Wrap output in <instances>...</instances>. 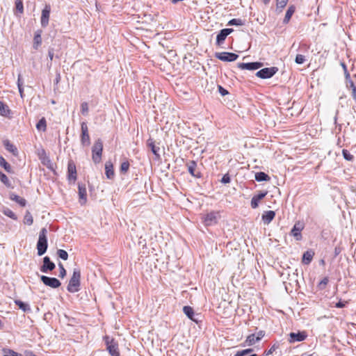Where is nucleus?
Returning <instances> with one entry per match:
<instances>
[{"label": "nucleus", "instance_id": "nucleus-18", "mask_svg": "<svg viewBox=\"0 0 356 356\" xmlns=\"http://www.w3.org/2000/svg\"><path fill=\"white\" fill-rule=\"evenodd\" d=\"M267 195V192H259L256 195H254L251 200V207L252 209H256L259 206V202Z\"/></svg>", "mask_w": 356, "mask_h": 356}, {"label": "nucleus", "instance_id": "nucleus-25", "mask_svg": "<svg viewBox=\"0 0 356 356\" xmlns=\"http://www.w3.org/2000/svg\"><path fill=\"white\" fill-rule=\"evenodd\" d=\"M107 349L112 356H120L117 344L113 342L108 343Z\"/></svg>", "mask_w": 356, "mask_h": 356}, {"label": "nucleus", "instance_id": "nucleus-23", "mask_svg": "<svg viewBox=\"0 0 356 356\" xmlns=\"http://www.w3.org/2000/svg\"><path fill=\"white\" fill-rule=\"evenodd\" d=\"M105 174L108 179H112L114 176L113 163L110 161L105 163Z\"/></svg>", "mask_w": 356, "mask_h": 356}, {"label": "nucleus", "instance_id": "nucleus-62", "mask_svg": "<svg viewBox=\"0 0 356 356\" xmlns=\"http://www.w3.org/2000/svg\"><path fill=\"white\" fill-rule=\"evenodd\" d=\"M59 80H60V74H58V76H57V77L56 79V83H58L59 81Z\"/></svg>", "mask_w": 356, "mask_h": 356}, {"label": "nucleus", "instance_id": "nucleus-59", "mask_svg": "<svg viewBox=\"0 0 356 356\" xmlns=\"http://www.w3.org/2000/svg\"><path fill=\"white\" fill-rule=\"evenodd\" d=\"M18 89H19V92L20 94L21 97L23 98V95H24V88H23V86L18 87Z\"/></svg>", "mask_w": 356, "mask_h": 356}, {"label": "nucleus", "instance_id": "nucleus-9", "mask_svg": "<svg viewBox=\"0 0 356 356\" xmlns=\"http://www.w3.org/2000/svg\"><path fill=\"white\" fill-rule=\"evenodd\" d=\"M215 56L218 59L225 62L234 61L238 58V55L232 52L216 53Z\"/></svg>", "mask_w": 356, "mask_h": 356}, {"label": "nucleus", "instance_id": "nucleus-20", "mask_svg": "<svg viewBox=\"0 0 356 356\" xmlns=\"http://www.w3.org/2000/svg\"><path fill=\"white\" fill-rule=\"evenodd\" d=\"M183 312L187 316V317L188 318H190L191 320L197 323L198 319L197 318H195L196 315H195L194 312H193V309L191 307H190V306H184V308H183Z\"/></svg>", "mask_w": 356, "mask_h": 356}, {"label": "nucleus", "instance_id": "nucleus-48", "mask_svg": "<svg viewBox=\"0 0 356 356\" xmlns=\"http://www.w3.org/2000/svg\"><path fill=\"white\" fill-rule=\"evenodd\" d=\"M58 266L60 268L59 277L63 278L66 275V270L61 263L58 264Z\"/></svg>", "mask_w": 356, "mask_h": 356}, {"label": "nucleus", "instance_id": "nucleus-30", "mask_svg": "<svg viewBox=\"0 0 356 356\" xmlns=\"http://www.w3.org/2000/svg\"><path fill=\"white\" fill-rule=\"evenodd\" d=\"M4 145L8 151L12 152L14 155L17 154L18 151L17 147L14 145L11 144L8 140L4 141Z\"/></svg>", "mask_w": 356, "mask_h": 356}, {"label": "nucleus", "instance_id": "nucleus-61", "mask_svg": "<svg viewBox=\"0 0 356 356\" xmlns=\"http://www.w3.org/2000/svg\"><path fill=\"white\" fill-rule=\"evenodd\" d=\"M270 0H262L263 3L266 5L268 4L270 2Z\"/></svg>", "mask_w": 356, "mask_h": 356}, {"label": "nucleus", "instance_id": "nucleus-55", "mask_svg": "<svg viewBox=\"0 0 356 356\" xmlns=\"http://www.w3.org/2000/svg\"><path fill=\"white\" fill-rule=\"evenodd\" d=\"M345 307V303L343 302L339 301L336 304V307L343 308Z\"/></svg>", "mask_w": 356, "mask_h": 356}, {"label": "nucleus", "instance_id": "nucleus-64", "mask_svg": "<svg viewBox=\"0 0 356 356\" xmlns=\"http://www.w3.org/2000/svg\"><path fill=\"white\" fill-rule=\"evenodd\" d=\"M3 327V323L1 321V320L0 319V328H1Z\"/></svg>", "mask_w": 356, "mask_h": 356}, {"label": "nucleus", "instance_id": "nucleus-57", "mask_svg": "<svg viewBox=\"0 0 356 356\" xmlns=\"http://www.w3.org/2000/svg\"><path fill=\"white\" fill-rule=\"evenodd\" d=\"M347 87H350L351 89H353V87L356 86L354 85L353 82L350 79H349L348 83H347Z\"/></svg>", "mask_w": 356, "mask_h": 356}, {"label": "nucleus", "instance_id": "nucleus-51", "mask_svg": "<svg viewBox=\"0 0 356 356\" xmlns=\"http://www.w3.org/2000/svg\"><path fill=\"white\" fill-rule=\"evenodd\" d=\"M341 65H342V67L343 68V70H345V74H346V79H350V74L349 73L347 72V68H346V65L342 63H341Z\"/></svg>", "mask_w": 356, "mask_h": 356}, {"label": "nucleus", "instance_id": "nucleus-33", "mask_svg": "<svg viewBox=\"0 0 356 356\" xmlns=\"http://www.w3.org/2000/svg\"><path fill=\"white\" fill-rule=\"evenodd\" d=\"M38 131H45L47 129V122L44 118H42L36 124Z\"/></svg>", "mask_w": 356, "mask_h": 356}, {"label": "nucleus", "instance_id": "nucleus-1", "mask_svg": "<svg viewBox=\"0 0 356 356\" xmlns=\"http://www.w3.org/2000/svg\"><path fill=\"white\" fill-rule=\"evenodd\" d=\"M47 229L44 227L40 230L39 233V238L37 242V250L38 256L43 255L47 250Z\"/></svg>", "mask_w": 356, "mask_h": 356}, {"label": "nucleus", "instance_id": "nucleus-17", "mask_svg": "<svg viewBox=\"0 0 356 356\" xmlns=\"http://www.w3.org/2000/svg\"><path fill=\"white\" fill-rule=\"evenodd\" d=\"M188 172L194 177L199 178L201 177V174L199 172H196L197 163L195 161H190L186 164Z\"/></svg>", "mask_w": 356, "mask_h": 356}, {"label": "nucleus", "instance_id": "nucleus-53", "mask_svg": "<svg viewBox=\"0 0 356 356\" xmlns=\"http://www.w3.org/2000/svg\"><path fill=\"white\" fill-rule=\"evenodd\" d=\"M264 336V332L263 331H259L256 337H257V339L261 340Z\"/></svg>", "mask_w": 356, "mask_h": 356}, {"label": "nucleus", "instance_id": "nucleus-58", "mask_svg": "<svg viewBox=\"0 0 356 356\" xmlns=\"http://www.w3.org/2000/svg\"><path fill=\"white\" fill-rule=\"evenodd\" d=\"M48 56L51 60H53L54 58V51L53 50H49L48 52Z\"/></svg>", "mask_w": 356, "mask_h": 356}, {"label": "nucleus", "instance_id": "nucleus-24", "mask_svg": "<svg viewBox=\"0 0 356 356\" xmlns=\"http://www.w3.org/2000/svg\"><path fill=\"white\" fill-rule=\"evenodd\" d=\"M296 10V7L294 6H291L288 8L284 18L283 19L284 24H288L290 21L291 16L293 15Z\"/></svg>", "mask_w": 356, "mask_h": 356}, {"label": "nucleus", "instance_id": "nucleus-42", "mask_svg": "<svg viewBox=\"0 0 356 356\" xmlns=\"http://www.w3.org/2000/svg\"><path fill=\"white\" fill-rule=\"evenodd\" d=\"M0 180L2 183H3L6 186H9L10 185V181L8 177L0 171Z\"/></svg>", "mask_w": 356, "mask_h": 356}, {"label": "nucleus", "instance_id": "nucleus-10", "mask_svg": "<svg viewBox=\"0 0 356 356\" xmlns=\"http://www.w3.org/2000/svg\"><path fill=\"white\" fill-rule=\"evenodd\" d=\"M51 13V6L49 4H46L44 8L42 10L40 23L43 28H45L49 24V16Z\"/></svg>", "mask_w": 356, "mask_h": 356}, {"label": "nucleus", "instance_id": "nucleus-45", "mask_svg": "<svg viewBox=\"0 0 356 356\" xmlns=\"http://www.w3.org/2000/svg\"><path fill=\"white\" fill-rule=\"evenodd\" d=\"M81 113L84 115H87L88 113V105L86 102H83L81 105Z\"/></svg>", "mask_w": 356, "mask_h": 356}, {"label": "nucleus", "instance_id": "nucleus-2", "mask_svg": "<svg viewBox=\"0 0 356 356\" xmlns=\"http://www.w3.org/2000/svg\"><path fill=\"white\" fill-rule=\"evenodd\" d=\"M81 280V270L79 268H74L73 274L67 285V291L70 293H75L79 291Z\"/></svg>", "mask_w": 356, "mask_h": 356}, {"label": "nucleus", "instance_id": "nucleus-38", "mask_svg": "<svg viewBox=\"0 0 356 356\" xmlns=\"http://www.w3.org/2000/svg\"><path fill=\"white\" fill-rule=\"evenodd\" d=\"M288 0H277V10L282 12V9L286 6Z\"/></svg>", "mask_w": 356, "mask_h": 356}, {"label": "nucleus", "instance_id": "nucleus-16", "mask_svg": "<svg viewBox=\"0 0 356 356\" xmlns=\"http://www.w3.org/2000/svg\"><path fill=\"white\" fill-rule=\"evenodd\" d=\"M78 188H79V201L81 205L84 204L87 201V192L86 188L84 184H78Z\"/></svg>", "mask_w": 356, "mask_h": 356}, {"label": "nucleus", "instance_id": "nucleus-15", "mask_svg": "<svg viewBox=\"0 0 356 356\" xmlns=\"http://www.w3.org/2000/svg\"><path fill=\"white\" fill-rule=\"evenodd\" d=\"M302 229H303L302 225L299 222H296L293 225V227L291 231V234L292 236H293L297 241H300L302 238L301 231L302 230Z\"/></svg>", "mask_w": 356, "mask_h": 356}, {"label": "nucleus", "instance_id": "nucleus-47", "mask_svg": "<svg viewBox=\"0 0 356 356\" xmlns=\"http://www.w3.org/2000/svg\"><path fill=\"white\" fill-rule=\"evenodd\" d=\"M295 61L297 64H302L305 61V57L302 54H298L296 56Z\"/></svg>", "mask_w": 356, "mask_h": 356}, {"label": "nucleus", "instance_id": "nucleus-5", "mask_svg": "<svg viewBox=\"0 0 356 356\" xmlns=\"http://www.w3.org/2000/svg\"><path fill=\"white\" fill-rule=\"evenodd\" d=\"M277 71L278 69L276 67H265L259 70L256 73V76L261 79H270L273 76Z\"/></svg>", "mask_w": 356, "mask_h": 356}, {"label": "nucleus", "instance_id": "nucleus-12", "mask_svg": "<svg viewBox=\"0 0 356 356\" xmlns=\"http://www.w3.org/2000/svg\"><path fill=\"white\" fill-rule=\"evenodd\" d=\"M234 31L233 29H223L216 36V44L220 46L225 40L227 36Z\"/></svg>", "mask_w": 356, "mask_h": 356}, {"label": "nucleus", "instance_id": "nucleus-11", "mask_svg": "<svg viewBox=\"0 0 356 356\" xmlns=\"http://www.w3.org/2000/svg\"><path fill=\"white\" fill-rule=\"evenodd\" d=\"M55 267V264L50 260L49 257L46 256L43 258V264L40 267V271L47 273L49 271L53 270Z\"/></svg>", "mask_w": 356, "mask_h": 356}, {"label": "nucleus", "instance_id": "nucleus-21", "mask_svg": "<svg viewBox=\"0 0 356 356\" xmlns=\"http://www.w3.org/2000/svg\"><path fill=\"white\" fill-rule=\"evenodd\" d=\"M314 255V252L312 250H309L305 252L302 255V262L306 265L309 264L313 259Z\"/></svg>", "mask_w": 356, "mask_h": 356}, {"label": "nucleus", "instance_id": "nucleus-31", "mask_svg": "<svg viewBox=\"0 0 356 356\" xmlns=\"http://www.w3.org/2000/svg\"><path fill=\"white\" fill-rule=\"evenodd\" d=\"M10 113V110L8 106L0 102V115L3 116H8Z\"/></svg>", "mask_w": 356, "mask_h": 356}, {"label": "nucleus", "instance_id": "nucleus-8", "mask_svg": "<svg viewBox=\"0 0 356 356\" xmlns=\"http://www.w3.org/2000/svg\"><path fill=\"white\" fill-rule=\"evenodd\" d=\"M40 280L44 285L53 289L58 288L61 285L60 282L56 277H50L46 275H41Z\"/></svg>", "mask_w": 356, "mask_h": 356}, {"label": "nucleus", "instance_id": "nucleus-39", "mask_svg": "<svg viewBox=\"0 0 356 356\" xmlns=\"http://www.w3.org/2000/svg\"><path fill=\"white\" fill-rule=\"evenodd\" d=\"M57 255L61 259L66 261L68 259V253L62 249H59L57 250Z\"/></svg>", "mask_w": 356, "mask_h": 356}, {"label": "nucleus", "instance_id": "nucleus-50", "mask_svg": "<svg viewBox=\"0 0 356 356\" xmlns=\"http://www.w3.org/2000/svg\"><path fill=\"white\" fill-rule=\"evenodd\" d=\"M218 88L219 92L220 93V95L222 96H225L228 94V91L226 89H225L223 87H222L221 86L218 85Z\"/></svg>", "mask_w": 356, "mask_h": 356}, {"label": "nucleus", "instance_id": "nucleus-13", "mask_svg": "<svg viewBox=\"0 0 356 356\" xmlns=\"http://www.w3.org/2000/svg\"><path fill=\"white\" fill-rule=\"evenodd\" d=\"M261 66H262V63H259V62L238 63V68H240L241 70H255L260 68Z\"/></svg>", "mask_w": 356, "mask_h": 356}, {"label": "nucleus", "instance_id": "nucleus-63", "mask_svg": "<svg viewBox=\"0 0 356 356\" xmlns=\"http://www.w3.org/2000/svg\"><path fill=\"white\" fill-rule=\"evenodd\" d=\"M339 253L337 248H335V254L337 255Z\"/></svg>", "mask_w": 356, "mask_h": 356}, {"label": "nucleus", "instance_id": "nucleus-6", "mask_svg": "<svg viewBox=\"0 0 356 356\" xmlns=\"http://www.w3.org/2000/svg\"><path fill=\"white\" fill-rule=\"evenodd\" d=\"M307 337V334L305 331H298V332H290L289 334L288 341L289 343H294L296 342H300L305 341Z\"/></svg>", "mask_w": 356, "mask_h": 356}, {"label": "nucleus", "instance_id": "nucleus-37", "mask_svg": "<svg viewBox=\"0 0 356 356\" xmlns=\"http://www.w3.org/2000/svg\"><path fill=\"white\" fill-rule=\"evenodd\" d=\"M15 9L20 14L24 13V5L22 0H15Z\"/></svg>", "mask_w": 356, "mask_h": 356}, {"label": "nucleus", "instance_id": "nucleus-36", "mask_svg": "<svg viewBox=\"0 0 356 356\" xmlns=\"http://www.w3.org/2000/svg\"><path fill=\"white\" fill-rule=\"evenodd\" d=\"M244 22L241 19H232L228 22L227 25L229 26H243Z\"/></svg>", "mask_w": 356, "mask_h": 356}, {"label": "nucleus", "instance_id": "nucleus-40", "mask_svg": "<svg viewBox=\"0 0 356 356\" xmlns=\"http://www.w3.org/2000/svg\"><path fill=\"white\" fill-rule=\"evenodd\" d=\"M253 351L252 348H248L236 352L234 356H247V355L251 353Z\"/></svg>", "mask_w": 356, "mask_h": 356}, {"label": "nucleus", "instance_id": "nucleus-49", "mask_svg": "<svg viewBox=\"0 0 356 356\" xmlns=\"http://www.w3.org/2000/svg\"><path fill=\"white\" fill-rule=\"evenodd\" d=\"M230 181H231V179H230L229 174L224 175L221 179V182L225 184H229Z\"/></svg>", "mask_w": 356, "mask_h": 356}, {"label": "nucleus", "instance_id": "nucleus-46", "mask_svg": "<svg viewBox=\"0 0 356 356\" xmlns=\"http://www.w3.org/2000/svg\"><path fill=\"white\" fill-rule=\"evenodd\" d=\"M3 213L6 216H8V217H9V218H12L13 220L17 219V216H16L15 213L13 211H12L10 209H6L3 211Z\"/></svg>", "mask_w": 356, "mask_h": 356}, {"label": "nucleus", "instance_id": "nucleus-60", "mask_svg": "<svg viewBox=\"0 0 356 356\" xmlns=\"http://www.w3.org/2000/svg\"><path fill=\"white\" fill-rule=\"evenodd\" d=\"M328 282V278L325 277L322 281L320 282V284L326 285Z\"/></svg>", "mask_w": 356, "mask_h": 356}, {"label": "nucleus", "instance_id": "nucleus-56", "mask_svg": "<svg viewBox=\"0 0 356 356\" xmlns=\"http://www.w3.org/2000/svg\"><path fill=\"white\" fill-rule=\"evenodd\" d=\"M352 96L355 101H356V87H353L352 89Z\"/></svg>", "mask_w": 356, "mask_h": 356}, {"label": "nucleus", "instance_id": "nucleus-43", "mask_svg": "<svg viewBox=\"0 0 356 356\" xmlns=\"http://www.w3.org/2000/svg\"><path fill=\"white\" fill-rule=\"evenodd\" d=\"M33 219L30 213H27L24 216V223L27 224L29 225H31L33 224Z\"/></svg>", "mask_w": 356, "mask_h": 356}, {"label": "nucleus", "instance_id": "nucleus-54", "mask_svg": "<svg viewBox=\"0 0 356 356\" xmlns=\"http://www.w3.org/2000/svg\"><path fill=\"white\" fill-rule=\"evenodd\" d=\"M23 86V82L21 79V74L18 75V79H17V87Z\"/></svg>", "mask_w": 356, "mask_h": 356}, {"label": "nucleus", "instance_id": "nucleus-19", "mask_svg": "<svg viewBox=\"0 0 356 356\" xmlns=\"http://www.w3.org/2000/svg\"><path fill=\"white\" fill-rule=\"evenodd\" d=\"M275 213L273 211H265L262 216L261 219L265 225H268L274 219Z\"/></svg>", "mask_w": 356, "mask_h": 356}, {"label": "nucleus", "instance_id": "nucleus-26", "mask_svg": "<svg viewBox=\"0 0 356 356\" xmlns=\"http://www.w3.org/2000/svg\"><path fill=\"white\" fill-rule=\"evenodd\" d=\"M42 31L38 30L35 33L34 38H33V47L37 49L38 46H40L42 43L41 38Z\"/></svg>", "mask_w": 356, "mask_h": 356}, {"label": "nucleus", "instance_id": "nucleus-44", "mask_svg": "<svg viewBox=\"0 0 356 356\" xmlns=\"http://www.w3.org/2000/svg\"><path fill=\"white\" fill-rule=\"evenodd\" d=\"M129 168V163L128 161H124L120 165V171L122 173H126Z\"/></svg>", "mask_w": 356, "mask_h": 356}, {"label": "nucleus", "instance_id": "nucleus-27", "mask_svg": "<svg viewBox=\"0 0 356 356\" xmlns=\"http://www.w3.org/2000/svg\"><path fill=\"white\" fill-rule=\"evenodd\" d=\"M254 178L257 181H269L270 177L264 172H257L254 175Z\"/></svg>", "mask_w": 356, "mask_h": 356}, {"label": "nucleus", "instance_id": "nucleus-14", "mask_svg": "<svg viewBox=\"0 0 356 356\" xmlns=\"http://www.w3.org/2000/svg\"><path fill=\"white\" fill-rule=\"evenodd\" d=\"M68 179L75 181L76 179V169L74 163L70 161L67 165Z\"/></svg>", "mask_w": 356, "mask_h": 356}, {"label": "nucleus", "instance_id": "nucleus-41", "mask_svg": "<svg viewBox=\"0 0 356 356\" xmlns=\"http://www.w3.org/2000/svg\"><path fill=\"white\" fill-rule=\"evenodd\" d=\"M342 154L343 158L348 161H352L354 159V156L347 149H343Z\"/></svg>", "mask_w": 356, "mask_h": 356}, {"label": "nucleus", "instance_id": "nucleus-3", "mask_svg": "<svg viewBox=\"0 0 356 356\" xmlns=\"http://www.w3.org/2000/svg\"><path fill=\"white\" fill-rule=\"evenodd\" d=\"M103 152V143L101 139H97L92 148V159L95 163H100Z\"/></svg>", "mask_w": 356, "mask_h": 356}, {"label": "nucleus", "instance_id": "nucleus-52", "mask_svg": "<svg viewBox=\"0 0 356 356\" xmlns=\"http://www.w3.org/2000/svg\"><path fill=\"white\" fill-rule=\"evenodd\" d=\"M277 347L275 346V345H273L267 352H266V355H270L272 354L275 350V349L277 348Z\"/></svg>", "mask_w": 356, "mask_h": 356}, {"label": "nucleus", "instance_id": "nucleus-29", "mask_svg": "<svg viewBox=\"0 0 356 356\" xmlns=\"http://www.w3.org/2000/svg\"><path fill=\"white\" fill-rule=\"evenodd\" d=\"M15 303L19 307L20 309H22L24 312L31 311L30 306L28 304L19 300H15Z\"/></svg>", "mask_w": 356, "mask_h": 356}, {"label": "nucleus", "instance_id": "nucleus-34", "mask_svg": "<svg viewBox=\"0 0 356 356\" xmlns=\"http://www.w3.org/2000/svg\"><path fill=\"white\" fill-rule=\"evenodd\" d=\"M259 340L257 339V337H256V334H250L246 340H245V343L248 345V346H252L253 344H254L256 342L259 341Z\"/></svg>", "mask_w": 356, "mask_h": 356}, {"label": "nucleus", "instance_id": "nucleus-4", "mask_svg": "<svg viewBox=\"0 0 356 356\" xmlns=\"http://www.w3.org/2000/svg\"><path fill=\"white\" fill-rule=\"evenodd\" d=\"M219 213L217 211H211L203 216L202 222L205 226H211L218 222L219 218Z\"/></svg>", "mask_w": 356, "mask_h": 356}, {"label": "nucleus", "instance_id": "nucleus-22", "mask_svg": "<svg viewBox=\"0 0 356 356\" xmlns=\"http://www.w3.org/2000/svg\"><path fill=\"white\" fill-rule=\"evenodd\" d=\"M147 145L151 149V151L152 152V153L156 156V158L159 159L160 158V154H159L160 147L155 145L154 141L151 138L147 140Z\"/></svg>", "mask_w": 356, "mask_h": 356}, {"label": "nucleus", "instance_id": "nucleus-32", "mask_svg": "<svg viewBox=\"0 0 356 356\" xmlns=\"http://www.w3.org/2000/svg\"><path fill=\"white\" fill-rule=\"evenodd\" d=\"M0 166L3 168L5 169V170L8 172H12V168H11L10 165L1 156H0Z\"/></svg>", "mask_w": 356, "mask_h": 356}, {"label": "nucleus", "instance_id": "nucleus-28", "mask_svg": "<svg viewBox=\"0 0 356 356\" xmlns=\"http://www.w3.org/2000/svg\"><path fill=\"white\" fill-rule=\"evenodd\" d=\"M10 199L13 201L17 202L22 207H24L26 205V201L25 199L21 197L20 196L15 195L14 193L10 194Z\"/></svg>", "mask_w": 356, "mask_h": 356}, {"label": "nucleus", "instance_id": "nucleus-7", "mask_svg": "<svg viewBox=\"0 0 356 356\" xmlns=\"http://www.w3.org/2000/svg\"><path fill=\"white\" fill-rule=\"evenodd\" d=\"M81 143L83 146H88L90 144V138L88 134V129L86 122H83L81 124Z\"/></svg>", "mask_w": 356, "mask_h": 356}, {"label": "nucleus", "instance_id": "nucleus-35", "mask_svg": "<svg viewBox=\"0 0 356 356\" xmlns=\"http://www.w3.org/2000/svg\"><path fill=\"white\" fill-rule=\"evenodd\" d=\"M3 356H23L22 354L18 353L9 348H3L2 350Z\"/></svg>", "mask_w": 356, "mask_h": 356}]
</instances>
